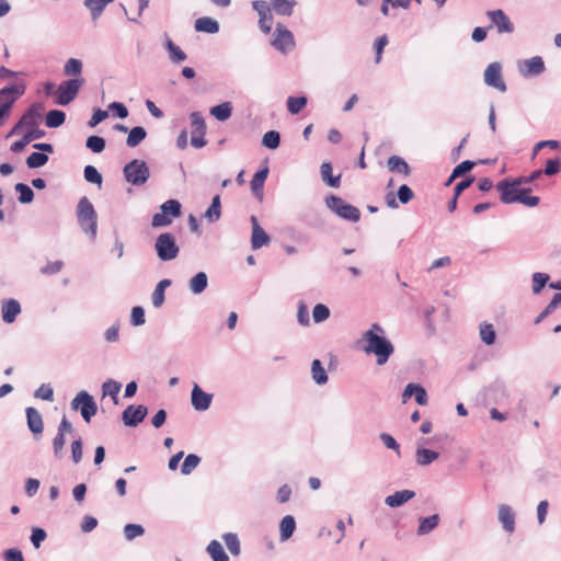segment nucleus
<instances>
[{"instance_id":"obj_1","label":"nucleus","mask_w":561,"mask_h":561,"mask_svg":"<svg viewBox=\"0 0 561 561\" xmlns=\"http://www.w3.org/2000/svg\"><path fill=\"white\" fill-rule=\"evenodd\" d=\"M383 334V329L377 323H374L364 334V341L366 342L364 350L368 354L376 355L378 365L386 364L394 351L393 345Z\"/></svg>"},{"instance_id":"obj_2","label":"nucleus","mask_w":561,"mask_h":561,"mask_svg":"<svg viewBox=\"0 0 561 561\" xmlns=\"http://www.w3.org/2000/svg\"><path fill=\"white\" fill-rule=\"evenodd\" d=\"M78 221L81 229L92 238L98 231V216L93 205L87 197H82L77 207Z\"/></svg>"},{"instance_id":"obj_3","label":"nucleus","mask_w":561,"mask_h":561,"mask_svg":"<svg viewBox=\"0 0 561 561\" xmlns=\"http://www.w3.org/2000/svg\"><path fill=\"white\" fill-rule=\"evenodd\" d=\"M124 175L128 183L140 186L147 182L150 172L145 161L135 159L125 165Z\"/></svg>"},{"instance_id":"obj_4","label":"nucleus","mask_w":561,"mask_h":561,"mask_svg":"<svg viewBox=\"0 0 561 561\" xmlns=\"http://www.w3.org/2000/svg\"><path fill=\"white\" fill-rule=\"evenodd\" d=\"M83 83V78H75L61 82L56 90V103L61 106H66L71 103L76 99Z\"/></svg>"},{"instance_id":"obj_5","label":"nucleus","mask_w":561,"mask_h":561,"mask_svg":"<svg viewBox=\"0 0 561 561\" xmlns=\"http://www.w3.org/2000/svg\"><path fill=\"white\" fill-rule=\"evenodd\" d=\"M181 215V204L175 199H169L161 205V211L152 217V227H164L172 222V219Z\"/></svg>"},{"instance_id":"obj_6","label":"nucleus","mask_w":561,"mask_h":561,"mask_svg":"<svg viewBox=\"0 0 561 561\" xmlns=\"http://www.w3.org/2000/svg\"><path fill=\"white\" fill-rule=\"evenodd\" d=\"M154 249L158 257L162 261H171L175 259L180 251L174 237L169 232L161 233L157 238Z\"/></svg>"},{"instance_id":"obj_7","label":"nucleus","mask_w":561,"mask_h":561,"mask_svg":"<svg viewBox=\"0 0 561 561\" xmlns=\"http://www.w3.org/2000/svg\"><path fill=\"white\" fill-rule=\"evenodd\" d=\"M25 91L24 85L13 84L0 90V126L2 119L9 114L15 100Z\"/></svg>"},{"instance_id":"obj_8","label":"nucleus","mask_w":561,"mask_h":561,"mask_svg":"<svg viewBox=\"0 0 561 561\" xmlns=\"http://www.w3.org/2000/svg\"><path fill=\"white\" fill-rule=\"evenodd\" d=\"M327 205L331 210L344 219L356 222L360 218V211L353 205L347 204L341 197L330 196L327 198Z\"/></svg>"},{"instance_id":"obj_9","label":"nucleus","mask_w":561,"mask_h":561,"mask_svg":"<svg viewBox=\"0 0 561 561\" xmlns=\"http://www.w3.org/2000/svg\"><path fill=\"white\" fill-rule=\"evenodd\" d=\"M72 409L80 410L82 417L85 422H90L91 417L96 414L98 407L88 392L81 391L71 402Z\"/></svg>"},{"instance_id":"obj_10","label":"nucleus","mask_w":561,"mask_h":561,"mask_svg":"<svg viewBox=\"0 0 561 561\" xmlns=\"http://www.w3.org/2000/svg\"><path fill=\"white\" fill-rule=\"evenodd\" d=\"M191 123L193 127L191 144L195 148H202L206 145V124L201 113L193 112L191 114Z\"/></svg>"},{"instance_id":"obj_11","label":"nucleus","mask_w":561,"mask_h":561,"mask_svg":"<svg viewBox=\"0 0 561 561\" xmlns=\"http://www.w3.org/2000/svg\"><path fill=\"white\" fill-rule=\"evenodd\" d=\"M272 45L282 53L290 51L295 47V41L291 32L284 25L277 24Z\"/></svg>"},{"instance_id":"obj_12","label":"nucleus","mask_w":561,"mask_h":561,"mask_svg":"<svg viewBox=\"0 0 561 561\" xmlns=\"http://www.w3.org/2000/svg\"><path fill=\"white\" fill-rule=\"evenodd\" d=\"M496 188L501 193V201L504 204L516 203L523 191V188H520V181H502L497 183Z\"/></svg>"},{"instance_id":"obj_13","label":"nucleus","mask_w":561,"mask_h":561,"mask_svg":"<svg viewBox=\"0 0 561 561\" xmlns=\"http://www.w3.org/2000/svg\"><path fill=\"white\" fill-rule=\"evenodd\" d=\"M484 82L501 92L506 91V84L502 78V67L499 62L490 64L484 70Z\"/></svg>"},{"instance_id":"obj_14","label":"nucleus","mask_w":561,"mask_h":561,"mask_svg":"<svg viewBox=\"0 0 561 561\" xmlns=\"http://www.w3.org/2000/svg\"><path fill=\"white\" fill-rule=\"evenodd\" d=\"M147 412L148 410L145 405H129L123 412V421L127 426H136L146 417Z\"/></svg>"},{"instance_id":"obj_15","label":"nucleus","mask_w":561,"mask_h":561,"mask_svg":"<svg viewBox=\"0 0 561 561\" xmlns=\"http://www.w3.org/2000/svg\"><path fill=\"white\" fill-rule=\"evenodd\" d=\"M252 224V236H251V245L254 250L262 248L263 245H267L271 241L268 234L264 231V229L259 225V221L255 216L251 217Z\"/></svg>"},{"instance_id":"obj_16","label":"nucleus","mask_w":561,"mask_h":561,"mask_svg":"<svg viewBox=\"0 0 561 561\" xmlns=\"http://www.w3.org/2000/svg\"><path fill=\"white\" fill-rule=\"evenodd\" d=\"M488 16L493 25L497 27L499 33H512L514 31L512 22L502 10L489 11Z\"/></svg>"},{"instance_id":"obj_17","label":"nucleus","mask_w":561,"mask_h":561,"mask_svg":"<svg viewBox=\"0 0 561 561\" xmlns=\"http://www.w3.org/2000/svg\"><path fill=\"white\" fill-rule=\"evenodd\" d=\"M41 104H34L31 106V108L22 116L20 119L18 126L19 127H25V128H34L37 127L41 121V111H42Z\"/></svg>"},{"instance_id":"obj_18","label":"nucleus","mask_w":561,"mask_h":561,"mask_svg":"<svg viewBox=\"0 0 561 561\" xmlns=\"http://www.w3.org/2000/svg\"><path fill=\"white\" fill-rule=\"evenodd\" d=\"M497 515L504 530L512 534L515 530V514L512 507L506 504H501Z\"/></svg>"},{"instance_id":"obj_19","label":"nucleus","mask_w":561,"mask_h":561,"mask_svg":"<svg viewBox=\"0 0 561 561\" xmlns=\"http://www.w3.org/2000/svg\"><path fill=\"white\" fill-rule=\"evenodd\" d=\"M211 403V396L204 392L197 385L194 386L192 391V404L195 410L204 411L209 408Z\"/></svg>"},{"instance_id":"obj_20","label":"nucleus","mask_w":561,"mask_h":561,"mask_svg":"<svg viewBox=\"0 0 561 561\" xmlns=\"http://www.w3.org/2000/svg\"><path fill=\"white\" fill-rule=\"evenodd\" d=\"M26 419H27V426L30 431L35 434L39 435L44 431V423L41 413L35 408H27L26 409Z\"/></svg>"},{"instance_id":"obj_21","label":"nucleus","mask_w":561,"mask_h":561,"mask_svg":"<svg viewBox=\"0 0 561 561\" xmlns=\"http://www.w3.org/2000/svg\"><path fill=\"white\" fill-rule=\"evenodd\" d=\"M415 496L414 491L402 490L386 497L385 502L390 507H398L412 500Z\"/></svg>"},{"instance_id":"obj_22","label":"nucleus","mask_w":561,"mask_h":561,"mask_svg":"<svg viewBox=\"0 0 561 561\" xmlns=\"http://www.w3.org/2000/svg\"><path fill=\"white\" fill-rule=\"evenodd\" d=\"M2 319L7 323H12L21 312V306L18 300L10 299L2 305Z\"/></svg>"},{"instance_id":"obj_23","label":"nucleus","mask_w":561,"mask_h":561,"mask_svg":"<svg viewBox=\"0 0 561 561\" xmlns=\"http://www.w3.org/2000/svg\"><path fill=\"white\" fill-rule=\"evenodd\" d=\"M387 167L391 172H397L405 176L411 173V168L407 161L399 156H391L387 161Z\"/></svg>"},{"instance_id":"obj_24","label":"nucleus","mask_w":561,"mask_h":561,"mask_svg":"<svg viewBox=\"0 0 561 561\" xmlns=\"http://www.w3.org/2000/svg\"><path fill=\"white\" fill-rule=\"evenodd\" d=\"M545 70V64L541 57L536 56L525 60L522 71L527 76H537Z\"/></svg>"},{"instance_id":"obj_25","label":"nucleus","mask_w":561,"mask_h":561,"mask_svg":"<svg viewBox=\"0 0 561 561\" xmlns=\"http://www.w3.org/2000/svg\"><path fill=\"white\" fill-rule=\"evenodd\" d=\"M268 175V168H264L260 171H257L253 179L251 180V190L252 192L262 198V191L264 186V182Z\"/></svg>"},{"instance_id":"obj_26","label":"nucleus","mask_w":561,"mask_h":561,"mask_svg":"<svg viewBox=\"0 0 561 561\" xmlns=\"http://www.w3.org/2000/svg\"><path fill=\"white\" fill-rule=\"evenodd\" d=\"M195 28L198 32H205L209 34L217 33L219 31V24L211 18L204 16L199 18L195 22Z\"/></svg>"},{"instance_id":"obj_27","label":"nucleus","mask_w":561,"mask_h":561,"mask_svg":"<svg viewBox=\"0 0 561 561\" xmlns=\"http://www.w3.org/2000/svg\"><path fill=\"white\" fill-rule=\"evenodd\" d=\"M273 10L280 15H290L296 0H270Z\"/></svg>"},{"instance_id":"obj_28","label":"nucleus","mask_w":561,"mask_h":561,"mask_svg":"<svg viewBox=\"0 0 561 561\" xmlns=\"http://www.w3.org/2000/svg\"><path fill=\"white\" fill-rule=\"evenodd\" d=\"M295 528L296 522L291 515H286L285 517H283L279 525L282 540L289 539L293 536Z\"/></svg>"},{"instance_id":"obj_29","label":"nucleus","mask_w":561,"mask_h":561,"mask_svg":"<svg viewBox=\"0 0 561 561\" xmlns=\"http://www.w3.org/2000/svg\"><path fill=\"white\" fill-rule=\"evenodd\" d=\"M321 178L322 180L332 187H339L340 186V179L341 176H333L332 175V165L329 162H324L321 165Z\"/></svg>"},{"instance_id":"obj_30","label":"nucleus","mask_w":561,"mask_h":561,"mask_svg":"<svg viewBox=\"0 0 561 561\" xmlns=\"http://www.w3.org/2000/svg\"><path fill=\"white\" fill-rule=\"evenodd\" d=\"M207 551L211 557L213 561H229L228 556L226 554L222 546L217 540H213L208 547Z\"/></svg>"},{"instance_id":"obj_31","label":"nucleus","mask_w":561,"mask_h":561,"mask_svg":"<svg viewBox=\"0 0 561 561\" xmlns=\"http://www.w3.org/2000/svg\"><path fill=\"white\" fill-rule=\"evenodd\" d=\"M111 2H113V0H85L84 4L91 11L92 19L96 20L104 8Z\"/></svg>"},{"instance_id":"obj_32","label":"nucleus","mask_w":561,"mask_h":561,"mask_svg":"<svg viewBox=\"0 0 561 561\" xmlns=\"http://www.w3.org/2000/svg\"><path fill=\"white\" fill-rule=\"evenodd\" d=\"M438 522H439V516L437 514L422 518L420 520L417 534L426 535V534L431 533L438 525Z\"/></svg>"},{"instance_id":"obj_33","label":"nucleus","mask_w":561,"mask_h":561,"mask_svg":"<svg viewBox=\"0 0 561 561\" xmlns=\"http://www.w3.org/2000/svg\"><path fill=\"white\" fill-rule=\"evenodd\" d=\"M147 136V133L144 127L137 126L134 127L127 137L126 145L128 147H136L138 146Z\"/></svg>"},{"instance_id":"obj_34","label":"nucleus","mask_w":561,"mask_h":561,"mask_svg":"<svg viewBox=\"0 0 561 561\" xmlns=\"http://www.w3.org/2000/svg\"><path fill=\"white\" fill-rule=\"evenodd\" d=\"M232 106L229 102L221 103L211 107L210 114L215 116L218 121H226L231 116Z\"/></svg>"},{"instance_id":"obj_35","label":"nucleus","mask_w":561,"mask_h":561,"mask_svg":"<svg viewBox=\"0 0 561 561\" xmlns=\"http://www.w3.org/2000/svg\"><path fill=\"white\" fill-rule=\"evenodd\" d=\"M66 115L62 111L51 110L46 115V126L49 128H56L65 123Z\"/></svg>"},{"instance_id":"obj_36","label":"nucleus","mask_w":561,"mask_h":561,"mask_svg":"<svg viewBox=\"0 0 561 561\" xmlns=\"http://www.w3.org/2000/svg\"><path fill=\"white\" fill-rule=\"evenodd\" d=\"M438 453L434 451V450H431V449H425V448H420L416 450V462L421 466H426V465H430L431 462H433L434 460H436L438 458Z\"/></svg>"},{"instance_id":"obj_37","label":"nucleus","mask_w":561,"mask_h":561,"mask_svg":"<svg viewBox=\"0 0 561 561\" xmlns=\"http://www.w3.org/2000/svg\"><path fill=\"white\" fill-rule=\"evenodd\" d=\"M207 287V275L204 272L197 273L190 280V288L194 294H201Z\"/></svg>"},{"instance_id":"obj_38","label":"nucleus","mask_w":561,"mask_h":561,"mask_svg":"<svg viewBox=\"0 0 561 561\" xmlns=\"http://www.w3.org/2000/svg\"><path fill=\"white\" fill-rule=\"evenodd\" d=\"M311 373H312V378L317 383L323 385L328 381V375L319 359H314L312 362Z\"/></svg>"},{"instance_id":"obj_39","label":"nucleus","mask_w":561,"mask_h":561,"mask_svg":"<svg viewBox=\"0 0 561 561\" xmlns=\"http://www.w3.org/2000/svg\"><path fill=\"white\" fill-rule=\"evenodd\" d=\"M171 282L169 279H162L157 285L156 289L152 293V304L154 307H160L164 301V290L168 286H170Z\"/></svg>"},{"instance_id":"obj_40","label":"nucleus","mask_w":561,"mask_h":561,"mask_svg":"<svg viewBox=\"0 0 561 561\" xmlns=\"http://www.w3.org/2000/svg\"><path fill=\"white\" fill-rule=\"evenodd\" d=\"M122 385L115 380H107L103 383V396H110L114 403H117V394L119 393Z\"/></svg>"},{"instance_id":"obj_41","label":"nucleus","mask_w":561,"mask_h":561,"mask_svg":"<svg viewBox=\"0 0 561 561\" xmlns=\"http://www.w3.org/2000/svg\"><path fill=\"white\" fill-rule=\"evenodd\" d=\"M48 161L47 154L43 152H33L26 159V164L31 169L39 168Z\"/></svg>"},{"instance_id":"obj_42","label":"nucleus","mask_w":561,"mask_h":561,"mask_svg":"<svg viewBox=\"0 0 561 561\" xmlns=\"http://www.w3.org/2000/svg\"><path fill=\"white\" fill-rule=\"evenodd\" d=\"M15 191L20 194L19 202L22 204L31 203L34 198L33 191L24 183H18L15 185Z\"/></svg>"},{"instance_id":"obj_43","label":"nucleus","mask_w":561,"mask_h":561,"mask_svg":"<svg viewBox=\"0 0 561 561\" xmlns=\"http://www.w3.org/2000/svg\"><path fill=\"white\" fill-rule=\"evenodd\" d=\"M307 104L305 96L294 98L289 96L287 100V107L291 114H298Z\"/></svg>"},{"instance_id":"obj_44","label":"nucleus","mask_w":561,"mask_h":561,"mask_svg":"<svg viewBox=\"0 0 561 561\" xmlns=\"http://www.w3.org/2000/svg\"><path fill=\"white\" fill-rule=\"evenodd\" d=\"M145 533V529L141 525L138 524H127L124 527V535L125 538L130 541L134 540L137 537L142 536Z\"/></svg>"},{"instance_id":"obj_45","label":"nucleus","mask_w":561,"mask_h":561,"mask_svg":"<svg viewBox=\"0 0 561 561\" xmlns=\"http://www.w3.org/2000/svg\"><path fill=\"white\" fill-rule=\"evenodd\" d=\"M81 71L82 62L76 58H70L64 67V73L66 76H79Z\"/></svg>"},{"instance_id":"obj_46","label":"nucleus","mask_w":561,"mask_h":561,"mask_svg":"<svg viewBox=\"0 0 561 561\" xmlns=\"http://www.w3.org/2000/svg\"><path fill=\"white\" fill-rule=\"evenodd\" d=\"M199 461L201 458L197 455H187L182 465L181 472L183 474H190L198 466Z\"/></svg>"},{"instance_id":"obj_47","label":"nucleus","mask_w":561,"mask_h":561,"mask_svg":"<svg viewBox=\"0 0 561 561\" xmlns=\"http://www.w3.org/2000/svg\"><path fill=\"white\" fill-rule=\"evenodd\" d=\"M280 137L276 130H270L263 136V145L270 149H276L279 146Z\"/></svg>"},{"instance_id":"obj_48","label":"nucleus","mask_w":561,"mask_h":561,"mask_svg":"<svg viewBox=\"0 0 561 561\" xmlns=\"http://www.w3.org/2000/svg\"><path fill=\"white\" fill-rule=\"evenodd\" d=\"M480 336L481 340L488 344L491 345L495 341V331L493 329L492 324H483L480 327Z\"/></svg>"},{"instance_id":"obj_49","label":"nucleus","mask_w":561,"mask_h":561,"mask_svg":"<svg viewBox=\"0 0 561 561\" xmlns=\"http://www.w3.org/2000/svg\"><path fill=\"white\" fill-rule=\"evenodd\" d=\"M87 147L93 152L100 153L105 148V140L100 136H90L87 139Z\"/></svg>"},{"instance_id":"obj_50","label":"nucleus","mask_w":561,"mask_h":561,"mask_svg":"<svg viewBox=\"0 0 561 561\" xmlns=\"http://www.w3.org/2000/svg\"><path fill=\"white\" fill-rule=\"evenodd\" d=\"M84 179L90 183L102 184V175L93 165H87L84 168Z\"/></svg>"},{"instance_id":"obj_51","label":"nucleus","mask_w":561,"mask_h":561,"mask_svg":"<svg viewBox=\"0 0 561 561\" xmlns=\"http://www.w3.org/2000/svg\"><path fill=\"white\" fill-rule=\"evenodd\" d=\"M549 275L545 273H535L533 275V291L539 294L543 286L548 283Z\"/></svg>"},{"instance_id":"obj_52","label":"nucleus","mask_w":561,"mask_h":561,"mask_svg":"<svg viewBox=\"0 0 561 561\" xmlns=\"http://www.w3.org/2000/svg\"><path fill=\"white\" fill-rule=\"evenodd\" d=\"M224 540H225V543L228 548V550L237 556L239 554L240 552V542H239V539L237 537V535L234 534H227L224 536Z\"/></svg>"},{"instance_id":"obj_53","label":"nucleus","mask_w":561,"mask_h":561,"mask_svg":"<svg viewBox=\"0 0 561 561\" xmlns=\"http://www.w3.org/2000/svg\"><path fill=\"white\" fill-rule=\"evenodd\" d=\"M206 217L209 220H217L220 217V196L216 195L213 198L211 205L206 211Z\"/></svg>"},{"instance_id":"obj_54","label":"nucleus","mask_w":561,"mask_h":561,"mask_svg":"<svg viewBox=\"0 0 561 561\" xmlns=\"http://www.w3.org/2000/svg\"><path fill=\"white\" fill-rule=\"evenodd\" d=\"M330 316V310L325 305L318 304L312 311V317L316 322H322Z\"/></svg>"},{"instance_id":"obj_55","label":"nucleus","mask_w":561,"mask_h":561,"mask_svg":"<svg viewBox=\"0 0 561 561\" xmlns=\"http://www.w3.org/2000/svg\"><path fill=\"white\" fill-rule=\"evenodd\" d=\"M530 192L529 188H523L520 195H519V198H518V203H522L528 207H535L539 204V197L538 196H530L528 195V193Z\"/></svg>"},{"instance_id":"obj_56","label":"nucleus","mask_w":561,"mask_h":561,"mask_svg":"<svg viewBox=\"0 0 561 561\" xmlns=\"http://www.w3.org/2000/svg\"><path fill=\"white\" fill-rule=\"evenodd\" d=\"M560 170H561V160L559 158L550 159L546 162V168L543 170V173L548 176H551V175L559 173Z\"/></svg>"},{"instance_id":"obj_57","label":"nucleus","mask_w":561,"mask_h":561,"mask_svg":"<svg viewBox=\"0 0 561 561\" xmlns=\"http://www.w3.org/2000/svg\"><path fill=\"white\" fill-rule=\"evenodd\" d=\"M35 397L46 401H53L54 390L49 385H42L36 391Z\"/></svg>"},{"instance_id":"obj_58","label":"nucleus","mask_w":561,"mask_h":561,"mask_svg":"<svg viewBox=\"0 0 561 561\" xmlns=\"http://www.w3.org/2000/svg\"><path fill=\"white\" fill-rule=\"evenodd\" d=\"M168 47H169L171 58L174 61L180 62V61H183L186 59V55L184 54V51L179 46L173 44L172 42H169Z\"/></svg>"},{"instance_id":"obj_59","label":"nucleus","mask_w":561,"mask_h":561,"mask_svg":"<svg viewBox=\"0 0 561 561\" xmlns=\"http://www.w3.org/2000/svg\"><path fill=\"white\" fill-rule=\"evenodd\" d=\"M413 191L405 184L401 185L398 190V198L402 204L409 203L413 198Z\"/></svg>"},{"instance_id":"obj_60","label":"nucleus","mask_w":561,"mask_h":561,"mask_svg":"<svg viewBox=\"0 0 561 561\" xmlns=\"http://www.w3.org/2000/svg\"><path fill=\"white\" fill-rule=\"evenodd\" d=\"M131 323L136 327L145 323V311L141 307L137 306L131 309Z\"/></svg>"},{"instance_id":"obj_61","label":"nucleus","mask_w":561,"mask_h":561,"mask_svg":"<svg viewBox=\"0 0 561 561\" xmlns=\"http://www.w3.org/2000/svg\"><path fill=\"white\" fill-rule=\"evenodd\" d=\"M71 454L72 460L75 463H79L82 459V442L81 439H76L71 444Z\"/></svg>"},{"instance_id":"obj_62","label":"nucleus","mask_w":561,"mask_h":561,"mask_svg":"<svg viewBox=\"0 0 561 561\" xmlns=\"http://www.w3.org/2000/svg\"><path fill=\"white\" fill-rule=\"evenodd\" d=\"M45 538H46V533L44 529L34 528L32 530L31 541L35 548H38L41 546V543L45 540Z\"/></svg>"},{"instance_id":"obj_63","label":"nucleus","mask_w":561,"mask_h":561,"mask_svg":"<svg viewBox=\"0 0 561 561\" xmlns=\"http://www.w3.org/2000/svg\"><path fill=\"white\" fill-rule=\"evenodd\" d=\"M259 25H260V28L262 32H264L265 34H268L271 32L272 25H273L272 12L266 15L260 16Z\"/></svg>"},{"instance_id":"obj_64","label":"nucleus","mask_w":561,"mask_h":561,"mask_svg":"<svg viewBox=\"0 0 561 561\" xmlns=\"http://www.w3.org/2000/svg\"><path fill=\"white\" fill-rule=\"evenodd\" d=\"M5 561H24L23 554L19 549L11 548L4 552Z\"/></svg>"}]
</instances>
